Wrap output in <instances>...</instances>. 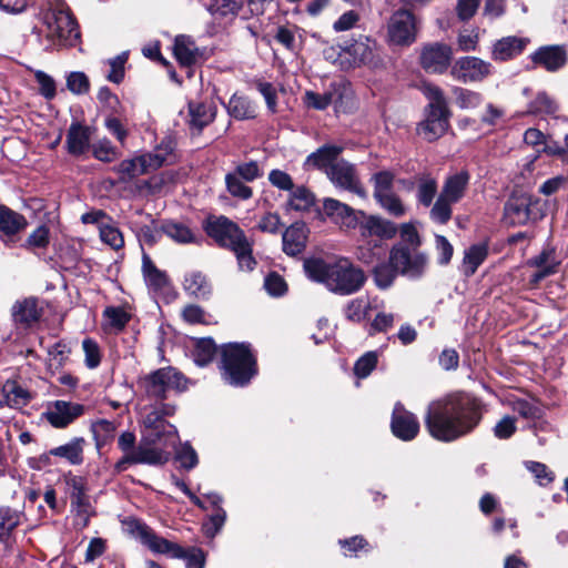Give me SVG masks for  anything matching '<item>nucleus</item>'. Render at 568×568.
<instances>
[{
	"label": "nucleus",
	"instance_id": "nucleus-23",
	"mask_svg": "<svg viewBox=\"0 0 568 568\" xmlns=\"http://www.w3.org/2000/svg\"><path fill=\"white\" fill-rule=\"evenodd\" d=\"M323 212L332 223L342 229H349L355 221L353 209L335 199L327 197L323 201Z\"/></svg>",
	"mask_w": 568,
	"mask_h": 568
},
{
	"label": "nucleus",
	"instance_id": "nucleus-1",
	"mask_svg": "<svg viewBox=\"0 0 568 568\" xmlns=\"http://www.w3.org/2000/svg\"><path fill=\"white\" fill-rule=\"evenodd\" d=\"M174 412L173 405L162 404L145 413L138 445L132 432H123L119 436L118 447L123 456L114 464L115 473H123L131 465L162 466L169 462L179 435L175 426L166 422L164 416L173 415Z\"/></svg>",
	"mask_w": 568,
	"mask_h": 568
},
{
	"label": "nucleus",
	"instance_id": "nucleus-45",
	"mask_svg": "<svg viewBox=\"0 0 568 568\" xmlns=\"http://www.w3.org/2000/svg\"><path fill=\"white\" fill-rule=\"evenodd\" d=\"M376 201L388 214L395 217H402L406 214L405 204L394 192L382 193L381 196L376 197Z\"/></svg>",
	"mask_w": 568,
	"mask_h": 568
},
{
	"label": "nucleus",
	"instance_id": "nucleus-44",
	"mask_svg": "<svg viewBox=\"0 0 568 568\" xmlns=\"http://www.w3.org/2000/svg\"><path fill=\"white\" fill-rule=\"evenodd\" d=\"M106 325L114 332H121L129 323L130 314L120 306H109L103 311Z\"/></svg>",
	"mask_w": 568,
	"mask_h": 568
},
{
	"label": "nucleus",
	"instance_id": "nucleus-50",
	"mask_svg": "<svg viewBox=\"0 0 568 568\" xmlns=\"http://www.w3.org/2000/svg\"><path fill=\"white\" fill-rule=\"evenodd\" d=\"M454 94L456 99V104L460 109H475L479 106L483 102V97L480 93L468 89L455 88Z\"/></svg>",
	"mask_w": 568,
	"mask_h": 568
},
{
	"label": "nucleus",
	"instance_id": "nucleus-36",
	"mask_svg": "<svg viewBox=\"0 0 568 568\" xmlns=\"http://www.w3.org/2000/svg\"><path fill=\"white\" fill-rule=\"evenodd\" d=\"M142 271L146 285L153 291H161L168 285V276L155 267L149 255L143 254Z\"/></svg>",
	"mask_w": 568,
	"mask_h": 568
},
{
	"label": "nucleus",
	"instance_id": "nucleus-64",
	"mask_svg": "<svg viewBox=\"0 0 568 568\" xmlns=\"http://www.w3.org/2000/svg\"><path fill=\"white\" fill-rule=\"evenodd\" d=\"M531 265L537 268L548 270L551 268V273L554 274L557 270L559 262L556 260L555 251L552 248H545L538 256L532 258L529 262Z\"/></svg>",
	"mask_w": 568,
	"mask_h": 568
},
{
	"label": "nucleus",
	"instance_id": "nucleus-14",
	"mask_svg": "<svg viewBox=\"0 0 568 568\" xmlns=\"http://www.w3.org/2000/svg\"><path fill=\"white\" fill-rule=\"evenodd\" d=\"M493 65L477 57H462L450 69L452 77L463 83L480 82L491 74Z\"/></svg>",
	"mask_w": 568,
	"mask_h": 568
},
{
	"label": "nucleus",
	"instance_id": "nucleus-55",
	"mask_svg": "<svg viewBox=\"0 0 568 568\" xmlns=\"http://www.w3.org/2000/svg\"><path fill=\"white\" fill-rule=\"evenodd\" d=\"M255 87H256V90L264 98L266 106H267V110L271 113H276L277 112V91H276V88L272 83L265 82V81H261V80L256 81Z\"/></svg>",
	"mask_w": 568,
	"mask_h": 568
},
{
	"label": "nucleus",
	"instance_id": "nucleus-58",
	"mask_svg": "<svg viewBox=\"0 0 568 568\" xmlns=\"http://www.w3.org/2000/svg\"><path fill=\"white\" fill-rule=\"evenodd\" d=\"M93 155L102 162H111L118 158L116 148L108 139L100 140L92 146Z\"/></svg>",
	"mask_w": 568,
	"mask_h": 568
},
{
	"label": "nucleus",
	"instance_id": "nucleus-47",
	"mask_svg": "<svg viewBox=\"0 0 568 568\" xmlns=\"http://www.w3.org/2000/svg\"><path fill=\"white\" fill-rule=\"evenodd\" d=\"M242 6L241 0H210L207 10L217 17L235 16Z\"/></svg>",
	"mask_w": 568,
	"mask_h": 568
},
{
	"label": "nucleus",
	"instance_id": "nucleus-61",
	"mask_svg": "<svg viewBox=\"0 0 568 568\" xmlns=\"http://www.w3.org/2000/svg\"><path fill=\"white\" fill-rule=\"evenodd\" d=\"M67 87L74 94H84L90 89V82L83 72L74 71L67 77Z\"/></svg>",
	"mask_w": 568,
	"mask_h": 568
},
{
	"label": "nucleus",
	"instance_id": "nucleus-2",
	"mask_svg": "<svg viewBox=\"0 0 568 568\" xmlns=\"http://www.w3.org/2000/svg\"><path fill=\"white\" fill-rule=\"evenodd\" d=\"M483 403L471 394L457 392L428 405L425 424L429 434L453 442L470 434L483 418Z\"/></svg>",
	"mask_w": 568,
	"mask_h": 568
},
{
	"label": "nucleus",
	"instance_id": "nucleus-33",
	"mask_svg": "<svg viewBox=\"0 0 568 568\" xmlns=\"http://www.w3.org/2000/svg\"><path fill=\"white\" fill-rule=\"evenodd\" d=\"M14 322L30 326L40 318V310L34 298H26L17 302L12 308Z\"/></svg>",
	"mask_w": 568,
	"mask_h": 568
},
{
	"label": "nucleus",
	"instance_id": "nucleus-49",
	"mask_svg": "<svg viewBox=\"0 0 568 568\" xmlns=\"http://www.w3.org/2000/svg\"><path fill=\"white\" fill-rule=\"evenodd\" d=\"M509 406L526 419H538L541 417L542 412L540 407L532 400L517 398L509 400Z\"/></svg>",
	"mask_w": 568,
	"mask_h": 568
},
{
	"label": "nucleus",
	"instance_id": "nucleus-37",
	"mask_svg": "<svg viewBox=\"0 0 568 568\" xmlns=\"http://www.w3.org/2000/svg\"><path fill=\"white\" fill-rule=\"evenodd\" d=\"M315 204V195L305 186L293 187L286 206L296 212H306Z\"/></svg>",
	"mask_w": 568,
	"mask_h": 568
},
{
	"label": "nucleus",
	"instance_id": "nucleus-35",
	"mask_svg": "<svg viewBox=\"0 0 568 568\" xmlns=\"http://www.w3.org/2000/svg\"><path fill=\"white\" fill-rule=\"evenodd\" d=\"M227 111L236 120L253 119L256 115L255 104L248 98L237 94L231 97Z\"/></svg>",
	"mask_w": 568,
	"mask_h": 568
},
{
	"label": "nucleus",
	"instance_id": "nucleus-21",
	"mask_svg": "<svg viewBox=\"0 0 568 568\" xmlns=\"http://www.w3.org/2000/svg\"><path fill=\"white\" fill-rule=\"evenodd\" d=\"M343 148L335 144H325L307 155L304 166L324 171L331 169L338 162Z\"/></svg>",
	"mask_w": 568,
	"mask_h": 568
},
{
	"label": "nucleus",
	"instance_id": "nucleus-41",
	"mask_svg": "<svg viewBox=\"0 0 568 568\" xmlns=\"http://www.w3.org/2000/svg\"><path fill=\"white\" fill-rule=\"evenodd\" d=\"M216 353V345L211 337L199 338L195 341L193 357L199 366H205L212 362Z\"/></svg>",
	"mask_w": 568,
	"mask_h": 568
},
{
	"label": "nucleus",
	"instance_id": "nucleus-39",
	"mask_svg": "<svg viewBox=\"0 0 568 568\" xmlns=\"http://www.w3.org/2000/svg\"><path fill=\"white\" fill-rule=\"evenodd\" d=\"M487 257V247L484 244H476L470 246L464 255L463 272L466 276L473 275L478 266Z\"/></svg>",
	"mask_w": 568,
	"mask_h": 568
},
{
	"label": "nucleus",
	"instance_id": "nucleus-34",
	"mask_svg": "<svg viewBox=\"0 0 568 568\" xmlns=\"http://www.w3.org/2000/svg\"><path fill=\"white\" fill-rule=\"evenodd\" d=\"M199 49L187 36H178L174 41V55L181 65L190 67L195 63Z\"/></svg>",
	"mask_w": 568,
	"mask_h": 568
},
{
	"label": "nucleus",
	"instance_id": "nucleus-8",
	"mask_svg": "<svg viewBox=\"0 0 568 568\" xmlns=\"http://www.w3.org/2000/svg\"><path fill=\"white\" fill-rule=\"evenodd\" d=\"M422 90L429 103L426 118L419 123L417 132L424 140L433 142L447 131L450 112L440 88L425 83Z\"/></svg>",
	"mask_w": 568,
	"mask_h": 568
},
{
	"label": "nucleus",
	"instance_id": "nucleus-20",
	"mask_svg": "<svg viewBox=\"0 0 568 568\" xmlns=\"http://www.w3.org/2000/svg\"><path fill=\"white\" fill-rule=\"evenodd\" d=\"M84 413V406L78 403L55 400L45 413L48 422L57 428L67 427Z\"/></svg>",
	"mask_w": 568,
	"mask_h": 568
},
{
	"label": "nucleus",
	"instance_id": "nucleus-12",
	"mask_svg": "<svg viewBox=\"0 0 568 568\" xmlns=\"http://www.w3.org/2000/svg\"><path fill=\"white\" fill-rule=\"evenodd\" d=\"M65 484L70 496L71 511L75 516L74 525L78 529H83L94 515V508L88 496L87 480L81 476L70 475L65 478Z\"/></svg>",
	"mask_w": 568,
	"mask_h": 568
},
{
	"label": "nucleus",
	"instance_id": "nucleus-5",
	"mask_svg": "<svg viewBox=\"0 0 568 568\" xmlns=\"http://www.w3.org/2000/svg\"><path fill=\"white\" fill-rule=\"evenodd\" d=\"M205 230L207 235L214 239L220 246L234 252L242 271L254 270L256 261L252 255V244L237 224L225 216H219L209 220Z\"/></svg>",
	"mask_w": 568,
	"mask_h": 568
},
{
	"label": "nucleus",
	"instance_id": "nucleus-31",
	"mask_svg": "<svg viewBox=\"0 0 568 568\" xmlns=\"http://www.w3.org/2000/svg\"><path fill=\"white\" fill-rule=\"evenodd\" d=\"M85 440L82 437H74L64 445L51 449L54 457L67 460L70 465H81L83 463V449Z\"/></svg>",
	"mask_w": 568,
	"mask_h": 568
},
{
	"label": "nucleus",
	"instance_id": "nucleus-19",
	"mask_svg": "<svg viewBox=\"0 0 568 568\" xmlns=\"http://www.w3.org/2000/svg\"><path fill=\"white\" fill-rule=\"evenodd\" d=\"M390 429L395 437L409 442L419 432V422L416 416L406 410L402 403H396L392 413Z\"/></svg>",
	"mask_w": 568,
	"mask_h": 568
},
{
	"label": "nucleus",
	"instance_id": "nucleus-26",
	"mask_svg": "<svg viewBox=\"0 0 568 568\" xmlns=\"http://www.w3.org/2000/svg\"><path fill=\"white\" fill-rule=\"evenodd\" d=\"M91 130L81 123H72L67 134V149L71 155L79 156L90 148Z\"/></svg>",
	"mask_w": 568,
	"mask_h": 568
},
{
	"label": "nucleus",
	"instance_id": "nucleus-57",
	"mask_svg": "<svg viewBox=\"0 0 568 568\" xmlns=\"http://www.w3.org/2000/svg\"><path fill=\"white\" fill-rule=\"evenodd\" d=\"M378 363V353L371 351L357 358V378H366Z\"/></svg>",
	"mask_w": 568,
	"mask_h": 568
},
{
	"label": "nucleus",
	"instance_id": "nucleus-42",
	"mask_svg": "<svg viewBox=\"0 0 568 568\" xmlns=\"http://www.w3.org/2000/svg\"><path fill=\"white\" fill-rule=\"evenodd\" d=\"M118 171L123 175V178L131 179L149 173L151 172V169L145 154H142L140 156L122 161L118 166Z\"/></svg>",
	"mask_w": 568,
	"mask_h": 568
},
{
	"label": "nucleus",
	"instance_id": "nucleus-24",
	"mask_svg": "<svg viewBox=\"0 0 568 568\" xmlns=\"http://www.w3.org/2000/svg\"><path fill=\"white\" fill-rule=\"evenodd\" d=\"M216 110L212 103L190 101L189 102V126L191 131L200 133L215 118Z\"/></svg>",
	"mask_w": 568,
	"mask_h": 568
},
{
	"label": "nucleus",
	"instance_id": "nucleus-51",
	"mask_svg": "<svg viewBox=\"0 0 568 568\" xmlns=\"http://www.w3.org/2000/svg\"><path fill=\"white\" fill-rule=\"evenodd\" d=\"M50 242V230L45 225L38 226L21 244L27 250L45 248Z\"/></svg>",
	"mask_w": 568,
	"mask_h": 568
},
{
	"label": "nucleus",
	"instance_id": "nucleus-11",
	"mask_svg": "<svg viewBox=\"0 0 568 568\" xmlns=\"http://www.w3.org/2000/svg\"><path fill=\"white\" fill-rule=\"evenodd\" d=\"M389 263L397 273L409 278H419L427 268L428 257L418 248L398 243L389 253Z\"/></svg>",
	"mask_w": 568,
	"mask_h": 568
},
{
	"label": "nucleus",
	"instance_id": "nucleus-30",
	"mask_svg": "<svg viewBox=\"0 0 568 568\" xmlns=\"http://www.w3.org/2000/svg\"><path fill=\"white\" fill-rule=\"evenodd\" d=\"M174 141L165 138L152 152L145 153L151 171L174 162Z\"/></svg>",
	"mask_w": 568,
	"mask_h": 568
},
{
	"label": "nucleus",
	"instance_id": "nucleus-16",
	"mask_svg": "<svg viewBox=\"0 0 568 568\" xmlns=\"http://www.w3.org/2000/svg\"><path fill=\"white\" fill-rule=\"evenodd\" d=\"M28 226L24 215L12 209L0 205V242L8 248H13L20 241V233Z\"/></svg>",
	"mask_w": 568,
	"mask_h": 568
},
{
	"label": "nucleus",
	"instance_id": "nucleus-59",
	"mask_svg": "<svg viewBox=\"0 0 568 568\" xmlns=\"http://www.w3.org/2000/svg\"><path fill=\"white\" fill-rule=\"evenodd\" d=\"M374 197L381 196L382 193L393 192L394 174L389 171H381L373 175Z\"/></svg>",
	"mask_w": 568,
	"mask_h": 568
},
{
	"label": "nucleus",
	"instance_id": "nucleus-7",
	"mask_svg": "<svg viewBox=\"0 0 568 568\" xmlns=\"http://www.w3.org/2000/svg\"><path fill=\"white\" fill-rule=\"evenodd\" d=\"M42 20L47 28L49 41L45 49H49L55 43L75 45L80 39L77 20L63 0H49L48 8L42 13Z\"/></svg>",
	"mask_w": 568,
	"mask_h": 568
},
{
	"label": "nucleus",
	"instance_id": "nucleus-46",
	"mask_svg": "<svg viewBox=\"0 0 568 568\" xmlns=\"http://www.w3.org/2000/svg\"><path fill=\"white\" fill-rule=\"evenodd\" d=\"M162 232L178 243H191L195 239L186 225L178 222H165L162 225Z\"/></svg>",
	"mask_w": 568,
	"mask_h": 568
},
{
	"label": "nucleus",
	"instance_id": "nucleus-48",
	"mask_svg": "<svg viewBox=\"0 0 568 568\" xmlns=\"http://www.w3.org/2000/svg\"><path fill=\"white\" fill-rule=\"evenodd\" d=\"M558 110L556 101L546 92H539L529 104V113L532 114H555Z\"/></svg>",
	"mask_w": 568,
	"mask_h": 568
},
{
	"label": "nucleus",
	"instance_id": "nucleus-54",
	"mask_svg": "<svg viewBox=\"0 0 568 568\" xmlns=\"http://www.w3.org/2000/svg\"><path fill=\"white\" fill-rule=\"evenodd\" d=\"M396 273L397 272L394 270L390 263L389 265L379 264L374 267L373 276L378 287L387 288L394 282Z\"/></svg>",
	"mask_w": 568,
	"mask_h": 568
},
{
	"label": "nucleus",
	"instance_id": "nucleus-52",
	"mask_svg": "<svg viewBox=\"0 0 568 568\" xmlns=\"http://www.w3.org/2000/svg\"><path fill=\"white\" fill-rule=\"evenodd\" d=\"M231 173L244 180L246 183H251L263 175V172L256 161L239 163Z\"/></svg>",
	"mask_w": 568,
	"mask_h": 568
},
{
	"label": "nucleus",
	"instance_id": "nucleus-15",
	"mask_svg": "<svg viewBox=\"0 0 568 568\" xmlns=\"http://www.w3.org/2000/svg\"><path fill=\"white\" fill-rule=\"evenodd\" d=\"M416 20L410 11L402 9L393 13L388 22L389 42L409 45L416 40Z\"/></svg>",
	"mask_w": 568,
	"mask_h": 568
},
{
	"label": "nucleus",
	"instance_id": "nucleus-53",
	"mask_svg": "<svg viewBox=\"0 0 568 568\" xmlns=\"http://www.w3.org/2000/svg\"><path fill=\"white\" fill-rule=\"evenodd\" d=\"M303 102H304L305 106L308 109L324 111L333 102V94L332 93L321 94V93L307 90L304 93Z\"/></svg>",
	"mask_w": 568,
	"mask_h": 568
},
{
	"label": "nucleus",
	"instance_id": "nucleus-18",
	"mask_svg": "<svg viewBox=\"0 0 568 568\" xmlns=\"http://www.w3.org/2000/svg\"><path fill=\"white\" fill-rule=\"evenodd\" d=\"M453 58L450 45L445 43H430L423 48L420 53V64L432 73H443L447 70Z\"/></svg>",
	"mask_w": 568,
	"mask_h": 568
},
{
	"label": "nucleus",
	"instance_id": "nucleus-4",
	"mask_svg": "<svg viewBox=\"0 0 568 568\" xmlns=\"http://www.w3.org/2000/svg\"><path fill=\"white\" fill-rule=\"evenodd\" d=\"M307 277L323 283L331 292L339 295H351L355 292V268L345 257L326 262L322 258H308L304 262Z\"/></svg>",
	"mask_w": 568,
	"mask_h": 568
},
{
	"label": "nucleus",
	"instance_id": "nucleus-9",
	"mask_svg": "<svg viewBox=\"0 0 568 568\" xmlns=\"http://www.w3.org/2000/svg\"><path fill=\"white\" fill-rule=\"evenodd\" d=\"M469 173L459 171L448 175L429 211V219L437 224H447L453 216V205L465 196L469 185Z\"/></svg>",
	"mask_w": 568,
	"mask_h": 568
},
{
	"label": "nucleus",
	"instance_id": "nucleus-25",
	"mask_svg": "<svg viewBox=\"0 0 568 568\" xmlns=\"http://www.w3.org/2000/svg\"><path fill=\"white\" fill-rule=\"evenodd\" d=\"M532 60L548 71H556L566 64L567 53L560 45H547L539 48L532 54Z\"/></svg>",
	"mask_w": 568,
	"mask_h": 568
},
{
	"label": "nucleus",
	"instance_id": "nucleus-22",
	"mask_svg": "<svg viewBox=\"0 0 568 568\" xmlns=\"http://www.w3.org/2000/svg\"><path fill=\"white\" fill-rule=\"evenodd\" d=\"M307 233L305 223H293L283 233V251L291 256L301 254L306 246Z\"/></svg>",
	"mask_w": 568,
	"mask_h": 568
},
{
	"label": "nucleus",
	"instance_id": "nucleus-29",
	"mask_svg": "<svg viewBox=\"0 0 568 568\" xmlns=\"http://www.w3.org/2000/svg\"><path fill=\"white\" fill-rule=\"evenodd\" d=\"M327 178L336 187L347 191L355 190L354 166L344 160H339L334 166L327 169Z\"/></svg>",
	"mask_w": 568,
	"mask_h": 568
},
{
	"label": "nucleus",
	"instance_id": "nucleus-13",
	"mask_svg": "<svg viewBox=\"0 0 568 568\" xmlns=\"http://www.w3.org/2000/svg\"><path fill=\"white\" fill-rule=\"evenodd\" d=\"M359 213L363 216L362 221H357L361 239L362 241H367L368 246L378 250L383 240H388L396 235L397 227L393 222L377 215Z\"/></svg>",
	"mask_w": 568,
	"mask_h": 568
},
{
	"label": "nucleus",
	"instance_id": "nucleus-17",
	"mask_svg": "<svg viewBox=\"0 0 568 568\" xmlns=\"http://www.w3.org/2000/svg\"><path fill=\"white\" fill-rule=\"evenodd\" d=\"M537 203V200L526 193H514L505 204V220L510 225L526 224L536 217L534 205Z\"/></svg>",
	"mask_w": 568,
	"mask_h": 568
},
{
	"label": "nucleus",
	"instance_id": "nucleus-28",
	"mask_svg": "<svg viewBox=\"0 0 568 568\" xmlns=\"http://www.w3.org/2000/svg\"><path fill=\"white\" fill-rule=\"evenodd\" d=\"M416 182V200L424 207L433 206L438 192L436 178L430 173H420L415 176Z\"/></svg>",
	"mask_w": 568,
	"mask_h": 568
},
{
	"label": "nucleus",
	"instance_id": "nucleus-62",
	"mask_svg": "<svg viewBox=\"0 0 568 568\" xmlns=\"http://www.w3.org/2000/svg\"><path fill=\"white\" fill-rule=\"evenodd\" d=\"M128 60V53L122 52L113 59L109 60V65L111 68L108 80L113 83H120L124 77V64Z\"/></svg>",
	"mask_w": 568,
	"mask_h": 568
},
{
	"label": "nucleus",
	"instance_id": "nucleus-60",
	"mask_svg": "<svg viewBox=\"0 0 568 568\" xmlns=\"http://www.w3.org/2000/svg\"><path fill=\"white\" fill-rule=\"evenodd\" d=\"M104 126L122 145L125 143L129 132L115 114L105 116Z\"/></svg>",
	"mask_w": 568,
	"mask_h": 568
},
{
	"label": "nucleus",
	"instance_id": "nucleus-10",
	"mask_svg": "<svg viewBox=\"0 0 568 568\" xmlns=\"http://www.w3.org/2000/svg\"><path fill=\"white\" fill-rule=\"evenodd\" d=\"M140 386L154 399H165L171 393H181L187 388V378L176 368H159L140 378Z\"/></svg>",
	"mask_w": 568,
	"mask_h": 568
},
{
	"label": "nucleus",
	"instance_id": "nucleus-32",
	"mask_svg": "<svg viewBox=\"0 0 568 568\" xmlns=\"http://www.w3.org/2000/svg\"><path fill=\"white\" fill-rule=\"evenodd\" d=\"M183 288L190 296L199 300H206L212 293V286L206 276L196 271L185 275Z\"/></svg>",
	"mask_w": 568,
	"mask_h": 568
},
{
	"label": "nucleus",
	"instance_id": "nucleus-43",
	"mask_svg": "<svg viewBox=\"0 0 568 568\" xmlns=\"http://www.w3.org/2000/svg\"><path fill=\"white\" fill-rule=\"evenodd\" d=\"M225 187L232 197L240 201H247L253 196V189L231 172L225 175Z\"/></svg>",
	"mask_w": 568,
	"mask_h": 568
},
{
	"label": "nucleus",
	"instance_id": "nucleus-40",
	"mask_svg": "<svg viewBox=\"0 0 568 568\" xmlns=\"http://www.w3.org/2000/svg\"><path fill=\"white\" fill-rule=\"evenodd\" d=\"M93 438L98 449L110 443L116 432V424L108 419H100L91 425Z\"/></svg>",
	"mask_w": 568,
	"mask_h": 568
},
{
	"label": "nucleus",
	"instance_id": "nucleus-38",
	"mask_svg": "<svg viewBox=\"0 0 568 568\" xmlns=\"http://www.w3.org/2000/svg\"><path fill=\"white\" fill-rule=\"evenodd\" d=\"M2 390L6 403L12 408H22L31 398L30 393L16 382H7Z\"/></svg>",
	"mask_w": 568,
	"mask_h": 568
},
{
	"label": "nucleus",
	"instance_id": "nucleus-63",
	"mask_svg": "<svg viewBox=\"0 0 568 568\" xmlns=\"http://www.w3.org/2000/svg\"><path fill=\"white\" fill-rule=\"evenodd\" d=\"M182 318L189 324H209L205 311L195 304H189L182 310Z\"/></svg>",
	"mask_w": 568,
	"mask_h": 568
},
{
	"label": "nucleus",
	"instance_id": "nucleus-56",
	"mask_svg": "<svg viewBox=\"0 0 568 568\" xmlns=\"http://www.w3.org/2000/svg\"><path fill=\"white\" fill-rule=\"evenodd\" d=\"M175 457L176 460L180 463L181 467L187 470L194 468L199 463L197 454L189 443L182 444L176 449Z\"/></svg>",
	"mask_w": 568,
	"mask_h": 568
},
{
	"label": "nucleus",
	"instance_id": "nucleus-27",
	"mask_svg": "<svg viewBox=\"0 0 568 568\" xmlns=\"http://www.w3.org/2000/svg\"><path fill=\"white\" fill-rule=\"evenodd\" d=\"M527 44V40L518 37H505L493 45L491 58L495 61H507L519 55Z\"/></svg>",
	"mask_w": 568,
	"mask_h": 568
},
{
	"label": "nucleus",
	"instance_id": "nucleus-3",
	"mask_svg": "<svg viewBox=\"0 0 568 568\" xmlns=\"http://www.w3.org/2000/svg\"><path fill=\"white\" fill-rule=\"evenodd\" d=\"M123 526L128 534L140 539L151 551L175 559H184L186 568H204L205 554L201 548H183L156 535L148 525L136 518H128L123 521Z\"/></svg>",
	"mask_w": 568,
	"mask_h": 568
},
{
	"label": "nucleus",
	"instance_id": "nucleus-6",
	"mask_svg": "<svg viewBox=\"0 0 568 568\" xmlns=\"http://www.w3.org/2000/svg\"><path fill=\"white\" fill-rule=\"evenodd\" d=\"M221 357L222 376L232 386H245L257 373L256 358L250 344H224Z\"/></svg>",
	"mask_w": 568,
	"mask_h": 568
}]
</instances>
